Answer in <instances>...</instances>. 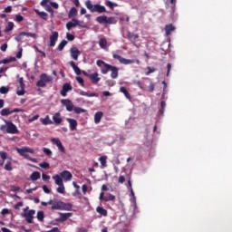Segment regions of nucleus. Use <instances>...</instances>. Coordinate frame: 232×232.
<instances>
[{"label":"nucleus","instance_id":"1","mask_svg":"<svg viewBox=\"0 0 232 232\" xmlns=\"http://www.w3.org/2000/svg\"><path fill=\"white\" fill-rule=\"evenodd\" d=\"M0 130L1 131L9 133L11 135H17V133H19L17 126H15V124H14V122L11 121H5V125H1Z\"/></svg>","mask_w":232,"mask_h":232},{"label":"nucleus","instance_id":"2","mask_svg":"<svg viewBox=\"0 0 232 232\" xmlns=\"http://www.w3.org/2000/svg\"><path fill=\"white\" fill-rule=\"evenodd\" d=\"M17 153L21 155V157H24V159H26L27 160H30L31 162L37 163V159L30 157L28 153H35V150L34 149L24 147L22 149H16Z\"/></svg>","mask_w":232,"mask_h":232},{"label":"nucleus","instance_id":"3","mask_svg":"<svg viewBox=\"0 0 232 232\" xmlns=\"http://www.w3.org/2000/svg\"><path fill=\"white\" fill-rule=\"evenodd\" d=\"M72 208H73V205L72 203H64L63 201H57L51 207V209L53 211L61 210V211H72Z\"/></svg>","mask_w":232,"mask_h":232},{"label":"nucleus","instance_id":"4","mask_svg":"<svg viewBox=\"0 0 232 232\" xmlns=\"http://www.w3.org/2000/svg\"><path fill=\"white\" fill-rule=\"evenodd\" d=\"M85 6L90 12H97L98 14H104L106 13V7L104 5H101L99 4H96L94 5H92V1L88 0L85 2Z\"/></svg>","mask_w":232,"mask_h":232},{"label":"nucleus","instance_id":"5","mask_svg":"<svg viewBox=\"0 0 232 232\" xmlns=\"http://www.w3.org/2000/svg\"><path fill=\"white\" fill-rule=\"evenodd\" d=\"M112 57L113 59H117V61H119V63H121V64H125V65H128V64H133L136 63V64H140V61L139 59H126L119 54H115L113 53L112 54Z\"/></svg>","mask_w":232,"mask_h":232},{"label":"nucleus","instance_id":"6","mask_svg":"<svg viewBox=\"0 0 232 232\" xmlns=\"http://www.w3.org/2000/svg\"><path fill=\"white\" fill-rule=\"evenodd\" d=\"M53 81V78L46 73H42L40 76V80L36 82V86L38 88H44L46 86V83L52 82Z\"/></svg>","mask_w":232,"mask_h":232},{"label":"nucleus","instance_id":"7","mask_svg":"<svg viewBox=\"0 0 232 232\" xmlns=\"http://www.w3.org/2000/svg\"><path fill=\"white\" fill-rule=\"evenodd\" d=\"M97 66H99V68H101V72L103 75H106V73H108V72H110L111 65L109 63H106L104 61L102 60H98L96 62Z\"/></svg>","mask_w":232,"mask_h":232},{"label":"nucleus","instance_id":"8","mask_svg":"<svg viewBox=\"0 0 232 232\" xmlns=\"http://www.w3.org/2000/svg\"><path fill=\"white\" fill-rule=\"evenodd\" d=\"M83 75L88 77L92 84H98L101 81V77H99V72L88 73L86 71H82Z\"/></svg>","mask_w":232,"mask_h":232},{"label":"nucleus","instance_id":"9","mask_svg":"<svg viewBox=\"0 0 232 232\" xmlns=\"http://www.w3.org/2000/svg\"><path fill=\"white\" fill-rule=\"evenodd\" d=\"M34 215H35V210L31 209L22 215L28 224H34Z\"/></svg>","mask_w":232,"mask_h":232},{"label":"nucleus","instance_id":"10","mask_svg":"<svg viewBox=\"0 0 232 232\" xmlns=\"http://www.w3.org/2000/svg\"><path fill=\"white\" fill-rule=\"evenodd\" d=\"M51 142H53V144H55V146H57L59 151H61L62 153H66V149L63 145V142H61V140L57 138H52Z\"/></svg>","mask_w":232,"mask_h":232},{"label":"nucleus","instance_id":"11","mask_svg":"<svg viewBox=\"0 0 232 232\" xmlns=\"http://www.w3.org/2000/svg\"><path fill=\"white\" fill-rule=\"evenodd\" d=\"M57 39H59V33L57 31H53L49 37V46H55V43H57Z\"/></svg>","mask_w":232,"mask_h":232},{"label":"nucleus","instance_id":"12","mask_svg":"<svg viewBox=\"0 0 232 232\" xmlns=\"http://www.w3.org/2000/svg\"><path fill=\"white\" fill-rule=\"evenodd\" d=\"M127 38L134 46H137V41H139V35L137 34H133L131 32L127 33Z\"/></svg>","mask_w":232,"mask_h":232},{"label":"nucleus","instance_id":"13","mask_svg":"<svg viewBox=\"0 0 232 232\" xmlns=\"http://www.w3.org/2000/svg\"><path fill=\"white\" fill-rule=\"evenodd\" d=\"M72 84L64 83L63 85V88H62L61 92H60L62 97H66L68 92H72Z\"/></svg>","mask_w":232,"mask_h":232},{"label":"nucleus","instance_id":"14","mask_svg":"<svg viewBox=\"0 0 232 232\" xmlns=\"http://www.w3.org/2000/svg\"><path fill=\"white\" fill-rule=\"evenodd\" d=\"M61 103L65 106L67 111H73V102H72L70 100H62Z\"/></svg>","mask_w":232,"mask_h":232},{"label":"nucleus","instance_id":"15","mask_svg":"<svg viewBox=\"0 0 232 232\" xmlns=\"http://www.w3.org/2000/svg\"><path fill=\"white\" fill-rule=\"evenodd\" d=\"M48 3L53 8H55V10L59 8V4L55 2H50V0H42L40 5L43 6V8H44V6H48Z\"/></svg>","mask_w":232,"mask_h":232},{"label":"nucleus","instance_id":"16","mask_svg":"<svg viewBox=\"0 0 232 232\" xmlns=\"http://www.w3.org/2000/svg\"><path fill=\"white\" fill-rule=\"evenodd\" d=\"M60 177L63 179L65 182H68V180H72V178L73 176L72 175V172H70L69 170H63L60 173Z\"/></svg>","mask_w":232,"mask_h":232},{"label":"nucleus","instance_id":"17","mask_svg":"<svg viewBox=\"0 0 232 232\" xmlns=\"http://www.w3.org/2000/svg\"><path fill=\"white\" fill-rule=\"evenodd\" d=\"M60 218H56V222H66L70 217H72V213H59Z\"/></svg>","mask_w":232,"mask_h":232},{"label":"nucleus","instance_id":"18","mask_svg":"<svg viewBox=\"0 0 232 232\" xmlns=\"http://www.w3.org/2000/svg\"><path fill=\"white\" fill-rule=\"evenodd\" d=\"M66 121L67 122H69L71 131H75V130H77L78 125L77 121L72 118H67Z\"/></svg>","mask_w":232,"mask_h":232},{"label":"nucleus","instance_id":"19","mask_svg":"<svg viewBox=\"0 0 232 232\" xmlns=\"http://www.w3.org/2000/svg\"><path fill=\"white\" fill-rule=\"evenodd\" d=\"M79 55H81V51L76 47L71 49V57L74 59V61H78Z\"/></svg>","mask_w":232,"mask_h":232},{"label":"nucleus","instance_id":"20","mask_svg":"<svg viewBox=\"0 0 232 232\" xmlns=\"http://www.w3.org/2000/svg\"><path fill=\"white\" fill-rule=\"evenodd\" d=\"M110 72L111 79H117L119 77V68L116 66L111 65Z\"/></svg>","mask_w":232,"mask_h":232},{"label":"nucleus","instance_id":"21","mask_svg":"<svg viewBox=\"0 0 232 232\" xmlns=\"http://www.w3.org/2000/svg\"><path fill=\"white\" fill-rule=\"evenodd\" d=\"M75 26H79V20L77 19H72L66 24L67 30H72V28H75Z\"/></svg>","mask_w":232,"mask_h":232},{"label":"nucleus","instance_id":"22","mask_svg":"<svg viewBox=\"0 0 232 232\" xmlns=\"http://www.w3.org/2000/svg\"><path fill=\"white\" fill-rule=\"evenodd\" d=\"M53 121L54 124L59 126V124H61V122H63V118L61 117V112H56L53 116Z\"/></svg>","mask_w":232,"mask_h":232},{"label":"nucleus","instance_id":"23","mask_svg":"<svg viewBox=\"0 0 232 232\" xmlns=\"http://www.w3.org/2000/svg\"><path fill=\"white\" fill-rule=\"evenodd\" d=\"M35 14L41 17V19H44V21H48V14L44 11H39V9L34 10Z\"/></svg>","mask_w":232,"mask_h":232},{"label":"nucleus","instance_id":"24","mask_svg":"<svg viewBox=\"0 0 232 232\" xmlns=\"http://www.w3.org/2000/svg\"><path fill=\"white\" fill-rule=\"evenodd\" d=\"M97 23H99V24H107L108 23V16L106 15H100L96 18Z\"/></svg>","mask_w":232,"mask_h":232},{"label":"nucleus","instance_id":"25","mask_svg":"<svg viewBox=\"0 0 232 232\" xmlns=\"http://www.w3.org/2000/svg\"><path fill=\"white\" fill-rule=\"evenodd\" d=\"M69 64H70V66H72V68L74 73H76V75H81V69L75 65V62L71 61L69 63Z\"/></svg>","mask_w":232,"mask_h":232},{"label":"nucleus","instance_id":"26","mask_svg":"<svg viewBox=\"0 0 232 232\" xmlns=\"http://www.w3.org/2000/svg\"><path fill=\"white\" fill-rule=\"evenodd\" d=\"M145 81H147V82H150L147 91L150 92V93H153V92H155V83H153L150 78L145 79Z\"/></svg>","mask_w":232,"mask_h":232},{"label":"nucleus","instance_id":"27","mask_svg":"<svg viewBox=\"0 0 232 232\" xmlns=\"http://www.w3.org/2000/svg\"><path fill=\"white\" fill-rule=\"evenodd\" d=\"M96 211L99 213V215H102V217H108V210L102 207H97Z\"/></svg>","mask_w":232,"mask_h":232},{"label":"nucleus","instance_id":"28","mask_svg":"<svg viewBox=\"0 0 232 232\" xmlns=\"http://www.w3.org/2000/svg\"><path fill=\"white\" fill-rule=\"evenodd\" d=\"M80 95H82V97H99V93L97 92H86L84 91L80 92Z\"/></svg>","mask_w":232,"mask_h":232},{"label":"nucleus","instance_id":"29","mask_svg":"<svg viewBox=\"0 0 232 232\" xmlns=\"http://www.w3.org/2000/svg\"><path fill=\"white\" fill-rule=\"evenodd\" d=\"M53 179L55 181L56 186H63V184H64V182H63V178L57 174L53 176Z\"/></svg>","mask_w":232,"mask_h":232},{"label":"nucleus","instance_id":"30","mask_svg":"<svg viewBox=\"0 0 232 232\" xmlns=\"http://www.w3.org/2000/svg\"><path fill=\"white\" fill-rule=\"evenodd\" d=\"M107 160H108V156H102L99 158V161L101 162L102 168H108Z\"/></svg>","mask_w":232,"mask_h":232},{"label":"nucleus","instance_id":"31","mask_svg":"<svg viewBox=\"0 0 232 232\" xmlns=\"http://www.w3.org/2000/svg\"><path fill=\"white\" fill-rule=\"evenodd\" d=\"M30 179L33 182H35V180H39V179H41V173H39V171H34L30 175Z\"/></svg>","mask_w":232,"mask_h":232},{"label":"nucleus","instance_id":"32","mask_svg":"<svg viewBox=\"0 0 232 232\" xmlns=\"http://www.w3.org/2000/svg\"><path fill=\"white\" fill-rule=\"evenodd\" d=\"M166 35H171V32H175V26L173 24H168L165 26Z\"/></svg>","mask_w":232,"mask_h":232},{"label":"nucleus","instance_id":"33","mask_svg":"<svg viewBox=\"0 0 232 232\" xmlns=\"http://www.w3.org/2000/svg\"><path fill=\"white\" fill-rule=\"evenodd\" d=\"M120 92L125 95L126 99H129V101H131V95H130V92L126 89V87H121Z\"/></svg>","mask_w":232,"mask_h":232},{"label":"nucleus","instance_id":"34","mask_svg":"<svg viewBox=\"0 0 232 232\" xmlns=\"http://www.w3.org/2000/svg\"><path fill=\"white\" fill-rule=\"evenodd\" d=\"M12 113H14V111H10L8 108L3 109L0 112L2 117H8V115H12Z\"/></svg>","mask_w":232,"mask_h":232},{"label":"nucleus","instance_id":"35","mask_svg":"<svg viewBox=\"0 0 232 232\" xmlns=\"http://www.w3.org/2000/svg\"><path fill=\"white\" fill-rule=\"evenodd\" d=\"M101 119H102V111L96 112L94 115L95 124H99V122H101Z\"/></svg>","mask_w":232,"mask_h":232},{"label":"nucleus","instance_id":"36","mask_svg":"<svg viewBox=\"0 0 232 232\" xmlns=\"http://www.w3.org/2000/svg\"><path fill=\"white\" fill-rule=\"evenodd\" d=\"M99 46L100 48H102L103 50L108 46V41L106 38H101L99 41Z\"/></svg>","mask_w":232,"mask_h":232},{"label":"nucleus","instance_id":"37","mask_svg":"<svg viewBox=\"0 0 232 232\" xmlns=\"http://www.w3.org/2000/svg\"><path fill=\"white\" fill-rule=\"evenodd\" d=\"M42 124H44V126H48L49 124H53V121L52 120H50V116H46L44 119H43L42 121Z\"/></svg>","mask_w":232,"mask_h":232},{"label":"nucleus","instance_id":"38","mask_svg":"<svg viewBox=\"0 0 232 232\" xmlns=\"http://www.w3.org/2000/svg\"><path fill=\"white\" fill-rule=\"evenodd\" d=\"M20 84V90L18 89L16 93L17 95L23 96L24 95V82H21Z\"/></svg>","mask_w":232,"mask_h":232},{"label":"nucleus","instance_id":"39","mask_svg":"<svg viewBox=\"0 0 232 232\" xmlns=\"http://www.w3.org/2000/svg\"><path fill=\"white\" fill-rule=\"evenodd\" d=\"M75 15H77V8L72 7L69 12L68 17L69 19H72V17H75Z\"/></svg>","mask_w":232,"mask_h":232},{"label":"nucleus","instance_id":"40","mask_svg":"<svg viewBox=\"0 0 232 232\" xmlns=\"http://www.w3.org/2000/svg\"><path fill=\"white\" fill-rule=\"evenodd\" d=\"M1 61H2V64H8L10 63H15L16 59H15V57H10V58L4 59Z\"/></svg>","mask_w":232,"mask_h":232},{"label":"nucleus","instance_id":"41","mask_svg":"<svg viewBox=\"0 0 232 232\" xmlns=\"http://www.w3.org/2000/svg\"><path fill=\"white\" fill-rule=\"evenodd\" d=\"M12 30H14V23L13 22H9L7 24V26L5 28V33L8 34V32H12Z\"/></svg>","mask_w":232,"mask_h":232},{"label":"nucleus","instance_id":"42","mask_svg":"<svg viewBox=\"0 0 232 232\" xmlns=\"http://www.w3.org/2000/svg\"><path fill=\"white\" fill-rule=\"evenodd\" d=\"M24 36H26V33L22 32L17 36H15V41H17V43H21Z\"/></svg>","mask_w":232,"mask_h":232},{"label":"nucleus","instance_id":"43","mask_svg":"<svg viewBox=\"0 0 232 232\" xmlns=\"http://www.w3.org/2000/svg\"><path fill=\"white\" fill-rule=\"evenodd\" d=\"M36 218L39 220V222H44V211H38Z\"/></svg>","mask_w":232,"mask_h":232},{"label":"nucleus","instance_id":"44","mask_svg":"<svg viewBox=\"0 0 232 232\" xmlns=\"http://www.w3.org/2000/svg\"><path fill=\"white\" fill-rule=\"evenodd\" d=\"M66 44H68V41L63 40V41L59 44V45H58V50H59L60 52H63V50H64V46H66Z\"/></svg>","mask_w":232,"mask_h":232},{"label":"nucleus","instance_id":"45","mask_svg":"<svg viewBox=\"0 0 232 232\" xmlns=\"http://www.w3.org/2000/svg\"><path fill=\"white\" fill-rule=\"evenodd\" d=\"M107 24H117V18L113 16L107 17Z\"/></svg>","mask_w":232,"mask_h":232},{"label":"nucleus","instance_id":"46","mask_svg":"<svg viewBox=\"0 0 232 232\" xmlns=\"http://www.w3.org/2000/svg\"><path fill=\"white\" fill-rule=\"evenodd\" d=\"M74 113L80 114V113H86V110L81 108V107H74L73 109Z\"/></svg>","mask_w":232,"mask_h":232},{"label":"nucleus","instance_id":"47","mask_svg":"<svg viewBox=\"0 0 232 232\" xmlns=\"http://www.w3.org/2000/svg\"><path fill=\"white\" fill-rule=\"evenodd\" d=\"M113 200H115V196L112 194H108V196L104 198V202H113Z\"/></svg>","mask_w":232,"mask_h":232},{"label":"nucleus","instance_id":"48","mask_svg":"<svg viewBox=\"0 0 232 232\" xmlns=\"http://www.w3.org/2000/svg\"><path fill=\"white\" fill-rule=\"evenodd\" d=\"M4 168H5V171H12V169H14V168H12L11 161H7Z\"/></svg>","mask_w":232,"mask_h":232},{"label":"nucleus","instance_id":"49","mask_svg":"<svg viewBox=\"0 0 232 232\" xmlns=\"http://www.w3.org/2000/svg\"><path fill=\"white\" fill-rule=\"evenodd\" d=\"M166 109V102L161 101L160 102V113L161 115H164V110Z\"/></svg>","mask_w":232,"mask_h":232},{"label":"nucleus","instance_id":"50","mask_svg":"<svg viewBox=\"0 0 232 232\" xmlns=\"http://www.w3.org/2000/svg\"><path fill=\"white\" fill-rule=\"evenodd\" d=\"M40 168H43V169H50V163L44 161L39 164Z\"/></svg>","mask_w":232,"mask_h":232},{"label":"nucleus","instance_id":"51","mask_svg":"<svg viewBox=\"0 0 232 232\" xmlns=\"http://www.w3.org/2000/svg\"><path fill=\"white\" fill-rule=\"evenodd\" d=\"M106 6H109V8H111V10H113L114 6H119V5H117L116 3H112L111 1H107L105 3Z\"/></svg>","mask_w":232,"mask_h":232},{"label":"nucleus","instance_id":"52","mask_svg":"<svg viewBox=\"0 0 232 232\" xmlns=\"http://www.w3.org/2000/svg\"><path fill=\"white\" fill-rule=\"evenodd\" d=\"M8 92H10V89L8 87H5V86L0 87V93H2L3 95L8 93Z\"/></svg>","mask_w":232,"mask_h":232},{"label":"nucleus","instance_id":"53","mask_svg":"<svg viewBox=\"0 0 232 232\" xmlns=\"http://www.w3.org/2000/svg\"><path fill=\"white\" fill-rule=\"evenodd\" d=\"M43 151H44V155H46L47 157H52V155H53L52 150L48 148H44Z\"/></svg>","mask_w":232,"mask_h":232},{"label":"nucleus","instance_id":"54","mask_svg":"<svg viewBox=\"0 0 232 232\" xmlns=\"http://www.w3.org/2000/svg\"><path fill=\"white\" fill-rule=\"evenodd\" d=\"M59 187L57 188V192L61 193L62 195L64 194L65 188H64V184L63 185H58Z\"/></svg>","mask_w":232,"mask_h":232},{"label":"nucleus","instance_id":"55","mask_svg":"<svg viewBox=\"0 0 232 232\" xmlns=\"http://www.w3.org/2000/svg\"><path fill=\"white\" fill-rule=\"evenodd\" d=\"M24 21V17L21 14H16L15 15V22L16 23H23Z\"/></svg>","mask_w":232,"mask_h":232},{"label":"nucleus","instance_id":"56","mask_svg":"<svg viewBox=\"0 0 232 232\" xmlns=\"http://www.w3.org/2000/svg\"><path fill=\"white\" fill-rule=\"evenodd\" d=\"M44 8V10H46V12H49V14L53 15V9L52 8V6L50 5H45Z\"/></svg>","mask_w":232,"mask_h":232},{"label":"nucleus","instance_id":"57","mask_svg":"<svg viewBox=\"0 0 232 232\" xmlns=\"http://www.w3.org/2000/svg\"><path fill=\"white\" fill-rule=\"evenodd\" d=\"M11 191H14V193H17V191H23V189L20 188V187L17 186H12Z\"/></svg>","mask_w":232,"mask_h":232},{"label":"nucleus","instance_id":"58","mask_svg":"<svg viewBox=\"0 0 232 232\" xmlns=\"http://www.w3.org/2000/svg\"><path fill=\"white\" fill-rule=\"evenodd\" d=\"M76 81L81 84V86H84V80L81 76H77Z\"/></svg>","mask_w":232,"mask_h":232},{"label":"nucleus","instance_id":"59","mask_svg":"<svg viewBox=\"0 0 232 232\" xmlns=\"http://www.w3.org/2000/svg\"><path fill=\"white\" fill-rule=\"evenodd\" d=\"M26 37H33V39H37V34L34 33H25Z\"/></svg>","mask_w":232,"mask_h":232},{"label":"nucleus","instance_id":"60","mask_svg":"<svg viewBox=\"0 0 232 232\" xmlns=\"http://www.w3.org/2000/svg\"><path fill=\"white\" fill-rule=\"evenodd\" d=\"M66 39H68L69 41H73L75 39V36L70 33H67Z\"/></svg>","mask_w":232,"mask_h":232},{"label":"nucleus","instance_id":"61","mask_svg":"<svg viewBox=\"0 0 232 232\" xmlns=\"http://www.w3.org/2000/svg\"><path fill=\"white\" fill-rule=\"evenodd\" d=\"M157 69L153 67H148V72H146V75H150V73H153V72H156Z\"/></svg>","mask_w":232,"mask_h":232},{"label":"nucleus","instance_id":"62","mask_svg":"<svg viewBox=\"0 0 232 232\" xmlns=\"http://www.w3.org/2000/svg\"><path fill=\"white\" fill-rule=\"evenodd\" d=\"M0 157L3 160H6L7 154L5 151H0Z\"/></svg>","mask_w":232,"mask_h":232},{"label":"nucleus","instance_id":"63","mask_svg":"<svg viewBox=\"0 0 232 232\" xmlns=\"http://www.w3.org/2000/svg\"><path fill=\"white\" fill-rule=\"evenodd\" d=\"M37 119H39V114H35L34 116H33L32 118H30L28 121L30 122H34V121H37Z\"/></svg>","mask_w":232,"mask_h":232},{"label":"nucleus","instance_id":"64","mask_svg":"<svg viewBox=\"0 0 232 232\" xmlns=\"http://www.w3.org/2000/svg\"><path fill=\"white\" fill-rule=\"evenodd\" d=\"M42 232H61V231L59 230V227H53L51 230H48V231H42Z\"/></svg>","mask_w":232,"mask_h":232}]
</instances>
